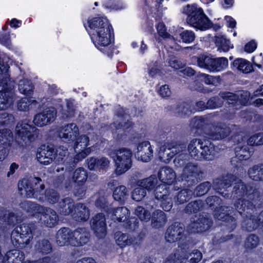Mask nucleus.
<instances>
[{
	"instance_id": "f257e3e1",
	"label": "nucleus",
	"mask_w": 263,
	"mask_h": 263,
	"mask_svg": "<svg viewBox=\"0 0 263 263\" xmlns=\"http://www.w3.org/2000/svg\"><path fill=\"white\" fill-rule=\"evenodd\" d=\"M18 188L22 195L36 199L40 202L46 200L50 204H54L59 201L60 197L59 194L53 190H46L44 193L45 185L39 177L23 179L18 182Z\"/></svg>"
},
{
	"instance_id": "f03ea898",
	"label": "nucleus",
	"mask_w": 263,
	"mask_h": 263,
	"mask_svg": "<svg viewBox=\"0 0 263 263\" xmlns=\"http://www.w3.org/2000/svg\"><path fill=\"white\" fill-rule=\"evenodd\" d=\"M190 156L197 160H211L215 155V147L211 141L206 139H194L187 147Z\"/></svg>"
},
{
	"instance_id": "7ed1b4c3",
	"label": "nucleus",
	"mask_w": 263,
	"mask_h": 263,
	"mask_svg": "<svg viewBox=\"0 0 263 263\" xmlns=\"http://www.w3.org/2000/svg\"><path fill=\"white\" fill-rule=\"evenodd\" d=\"M183 12L187 15L186 22L190 26L201 30L211 27V23L201 8L188 5L184 8Z\"/></svg>"
},
{
	"instance_id": "20e7f679",
	"label": "nucleus",
	"mask_w": 263,
	"mask_h": 263,
	"mask_svg": "<svg viewBox=\"0 0 263 263\" xmlns=\"http://www.w3.org/2000/svg\"><path fill=\"white\" fill-rule=\"evenodd\" d=\"M108 155L111 158L116 166V174L122 175L132 167L133 153L130 149L122 147L109 152Z\"/></svg>"
},
{
	"instance_id": "39448f33",
	"label": "nucleus",
	"mask_w": 263,
	"mask_h": 263,
	"mask_svg": "<svg viewBox=\"0 0 263 263\" xmlns=\"http://www.w3.org/2000/svg\"><path fill=\"white\" fill-rule=\"evenodd\" d=\"M16 141L21 146H27L34 141L39 135V130L27 122H18L15 128Z\"/></svg>"
},
{
	"instance_id": "423d86ee",
	"label": "nucleus",
	"mask_w": 263,
	"mask_h": 263,
	"mask_svg": "<svg viewBox=\"0 0 263 263\" xmlns=\"http://www.w3.org/2000/svg\"><path fill=\"white\" fill-rule=\"evenodd\" d=\"M185 151L186 145L184 144L167 143L161 147L159 154L161 160L165 162H168L175 155H179L174 162L176 166H180L183 164V161L180 157Z\"/></svg>"
},
{
	"instance_id": "0eeeda50",
	"label": "nucleus",
	"mask_w": 263,
	"mask_h": 263,
	"mask_svg": "<svg viewBox=\"0 0 263 263\" xmlns=\"http://www.w3.org/2000/svg\"><path fill=\"white\" fill-rule=\"evenodd\" d=\"M32 231L29 224L23 223L12 231L11 239L13 245L23 248L29 244L32 239Z\"/></svg>"
},
{
	"instance_id": "6e6552de",
	"label": "nucleus",
	"mask_w": 263,
	"mask_h": 263,
	"mask_svg": "<svg viewBox=\"0 0 263 263\" xmlns=\"http://www.w3.org/2000/svg\"><path fill=\"white\" fill-rule=\"evenodd\" d=\"M201 167L197 164L192 162L187 163L183 168L181 175L182 181L187 186H193L200 181L203 176Z\"/></svg>"
},
{
	"instance_id": "1a4fd4ad",
	"label": "nucleus",
	"mask_w": 263,
	"mask_h": 263,
	"mask_svg": "<svg viewBox=\"0 0 263 263\" xmlns=\"http://www.w3.org/2000/svg\"><path fill=\"white\" fill-rule=\"evenodd\" d=\"M2 89L0 90V110H5L13 104V90L14 82L6 76L1 82Z\"/></svg>"
},
{
	"instance_id": "9d476101",
	"label": "nucleus",
	"mask_w": 263,
	"mask_h": 263,
	"mask_svg": "<svg viewBox=\"0 0 263 263\" xmlns=\"http://www.w3.org/2000/svg\"><path fill=\"white\" fill-rule=\"evenodd\" d=\"M235 181L236 183L232 191V195L234 198L240 197V198H245L246 197L251 199L254 202H256L258 198H259V200H261L262 197L259 193L252 186L247 185L241 180L237 179L236 178Z\"/></svg>"
},
{
	"instance_id": "9b49d317",
	"label": "nucleus",
	"mask_w": 263,
	"mask_h": 263,
	"mask_svg": "<svg viewBox=\"0 0 263 263\" xmlns=\"http://www.w3.org/2000/svg\"><path fill=\"white\" fill-rule=\"evenodd\" d=\"M111 25L105 26L103 29L91 32V39L97 48L102 50V47H108L111 43Z\"/></svg>"
},
{
	"instance_id": "f8f14e48",
	"label": "nucleus",
	"mask_w": 263,
	"mask_h": 263,
	"mask_svg": "<svg viewBox=\"0 0 263 263\" xmlns=\"http://www.w3.org/2000/svg\"><path fill=\"white\" fill-rule=\"evenodd\" d=\"M233 209L227 206H221L214 211V216L215 219L226 221V226L230 231H233L236 227L237 222L235 217L230 216Z\"/></svg>"
},
{
	"instance_id": "ddd939ff",
	"label": "nucleus",
	"mask_w": 263,
	"mask_h": 263,
	"mask_svg": "<svg viewBox=\"0 0 263 263\" xmlns=\"http://www.w3.org/2000/svg\"><path fill=\"white\" fill-rule=\"evenodd\" d=\"M79 133L78 127L72 123L61 127L58 131V137L62 142L71 144L74 142Z\"/></svg>"
},
{
	"instance_id": "4468645a",
	"label": "nucleus",
	"mask_w": 263,
	"mask_h": 263,
	"mask_svg": "<svg viewBox=\"0 0 263 263\" xmlns=\"http://www.w3.org/2000/svg\"><path fill=\"white\" fill-rule=\"evenodd\" d=\"M57 112L55 108L49 107L44 109L41 112L35 115L33 122L39 127L50 124L57 117Z\"/></svg>"
},
{
	"instance_id": "2eb2a0df",
	"label": "nucleus",
	"mask_w": 263,
	"mask_h": 263,
	"mask_svg": "<svg viewBox=\"0 0 263 263\" xmlns=\"http://www.w3.org/2000/svg\"><path fill=\"white\" fill-rule=\"evenodd\" d=\"M90 227L96 236L103 238L106 234V218L102 213L97 214L90 221Z\"/></svg>"
},
{
	"instance_id": "dca6fc26",
	"label": "nucleus",
	"mask_w": 263,
	"mask_h": 263,
	"mask_svg": "<svg viewBox=\"0 0 263 263\" xmlns=\"http://www.w3.org/2000/svg\"><path fill=\"white\" fill-rule=\"evenodd\" d=\"M40 221L42 224L48 228H53L59 222V217L57 212L48 207L40 208Z\"/></svg>"
},
{
	"instance_id": "f3484780",
	"label": "nucleus",
	"mask_w": 263,
	"mask_h": 263,
	"mask_svg": "<svg viewBox=\"0 0 263 263\" xmlns=\"http://www.w3.org/2000/svg\"><path fill=\"white\" fill-rule=\"evenodd\" d=\"M249 200V198H239L234 204L235 209L242 216L247 217L248 215L251 216V214H253L255 211V204H257V201L260 200L258 198L254 202L252 200V202L250 201Z\"/></svg>"
},
{
	"instance_id": "a211bd4d",
	"label": "nucleus",
	"mask_w": 263,
	"mask_h": 263,
	"mask_svg": "<svg viewBox=\"0 0 263 263\" xmlns=\"http://www.w3.org/2000/svg\"><path fill=\"white\" fill-rule=\"evenodd\" d=\"M183 224L175 222L168 227L165 234V238L167 242L173 243L180 240L184 236Z\"/></svg>"
},
{
	"instance_id": "6ab92c4d",
	"label": "nucleus",
	"mask_w": 263,
	"mask_h": 263,
	"mask_svg": "<svg viewBox=\"0 0 263 263\" xmlns=\"http://www.w3.org/2000/svg\"><path fill=\"white\" fill-rule=\"evenodd\" d=\"M236 181V177L232 174H227L220 178H217L213 181V187L214 190L219 193L225 198H228L229 195L226 193L223 195L222 190L231 186L232 183Z\"/></svg>"
},
{
	"instance_id": "aec40b11",
	"label": "nucleus",
	"mask_w": 263,
	"mask_h": 263,
	"mask_svg": "<svg viewBox=\"0 0 263 263\" xmlns=\"http://www.w3.org/2000/svg\"><path fill=\"white\" fill-rule=\"evenodd\" d=\"M190 227L192 232L200 233L205 231L212 226V220L206 214H200L191 220Z\"/></svg>"
},
{
	"instance_id": "412c9836",
	"label": "nucleus",
	"mask_w": 263,
	"mask_h": 263,
	"mask_svg": "<svg viewBox=\"0 0 263 263\" xmlns=\"http://www.w3.org/2000/svg\"><path fill=\"white\" fill-rule=\"evenodd\" d=\"M36 159L41 164L44 165L50 164L55 159L54 149L49 146H41L37 149Z\"/></svg>"
},
{
	"instance_id": "4be33fe9",
	"label": "nucleus",
	"mask_w": 263,
	"mask_h": 263,
	"mask_svg": "<svg viewBox=\"0 0 263 263\" xmlns=\"http://www.w3.org/2000/svg\"><path fill=\"white\" fill-rule=\"evenodd\" d=\"M153 154V151L150 143L148 141H144L138 145L136 157L138 160L147 162L152 158Z\"/></svg>"
},
{
	"instance_id": "5701e85b",
	"label": "nucleus",
	"mask_w": 263,
	"mask_h": 263,
	"mask_svg": "<svg viewBox=\"0 0 263 263\" xmlns=\"http://www.w3.org/2000/svg\"><path fill=\"white\" fill-rule=\"evenodd\" d=\"M114 238L116 244L121 248L138 244V239L135 237H133L128 234L123 233L120 231L117 232L115 234Z\"/></svg>"
},
{
	"instance_id": "b1692460",
	"label": "nucleus",
	"mask_w": 263,
	"mask_h": 263,
	"mask_svg": "<svg viewBox=\"0 0 263 263\" xmlns=\"http://www.w3.org/2000/svg\"><path fill=\"white\" fill-rule=\"evenodd\" d=\"M230 128L224 124L213 126L207 135L212 140H221L228 136Z\"/></svg>"
},
{
	"instance_id": "393cba45",
	"label": "nucleus",
	"mask_w": 263,
	"mask_h": 263,
	"mask_svg": "<svg viewBox=\"0 0 263 263\" xmlns=\"http://www.w3.org/2000/svg\"><path fill=\"white\" fill-rule=\"evenodd\" d=\"M72 231L67 228H62L59 230L56 235L57 243L59 246L69 244L72 245Z\"/></svg>"
},
{
	"instance_id": "a878e982",
	"label": "nucleus",
	"mask_w": 263,
	"mask_h": 263,
	"mask_svg": "<svg viewBox=\"0 0 263 263\" xmlns=\"http://www.w3.org/2000/svg\"><path fill=\"white\" fill-rule=\"evenodd\" d=\"M73 200L70 197H65L59 201L57 209L59 213L64 216L71 214L75 208Z\"/></svg>"
},
{
	"instance_id": "bb28decb",
	"label": "nucleus",
	"mask_w": 263,
	"mask_h": 263,
	"mask_svg": "<svg viewBox=\"0 0 263 263\" xmlns=\"http://www.w3.org/2000/svg\"><path fill=\"white\" fill-rule=\"evenodd\" d=\"M72 245L81 246L88 242L89 234L86 229L78 228L72 231Z\"/></svg>"
},
{
	"instance_id": "cd10ccee",
	"label": "nucleus",
	"mask_w": 263,
	"mask_h": 263,
	"mask_svg": "<svg viewBox=\"0 0 263 263\" xmlns=\"http://www.w3.org/2000/svg\"><path fill=\"white\" fill-rule=\"evenodd\" d=\"M78 152V153L73 158L69 157L66 158V161H65V163L67 165L66 170L70 171L73 167H75L79 161L82 160L90 153L91 148L90 147H87Z\"/></svg>"
},
{
	"instance_id": "c85d7f7f",
	"label": "nucleus",
	"mask_w": 263,
	"mask_h": 263,
	"mask_svg": "<svg viewBox=\"0 0 263 263\" xmlns=\"http://www.w3.org/2000/svg\"><path fill=\"white\" fill-rule=\"evenodd\" d=\"M158 176L161 182L168 185L172 184L176 178L175 172L168 166L161 168L158 172Z\"/></svg>"
},
{
	"instance_id": "c756f323",
	"label": "nucleus",
	"mask_w": 263,
	"mask_h": 263,
	"mask_svg": "<svg viewBox=\"0 0 263 263\" xmlns=\"http://www.w3.org/2000/svg\"><path fill=\"white\" fill-rule=\"evenodd\" d=\"M151 218H152L151 225L154 228H163L167 222L166 215L160 210L154 211Z\"/></svg>"
},
{
	"instance_id": "7c9ffc66",
	"label": "nucleus",
	"mask_w": 263,
	"mask_h": 263,
	"mask_svg": "<svg viewBox=\"0 0 263 263\" xmlns=\"http://www.w3.org/2000/svg\"><path fill=\"white\" fill-rule=\"evenodd\" d=\"M90 216L88 209L83 203H79L76 205L74 212L72 214L73 218L78 221H86Z\"/></svg>"
},
{
	"instance_id": "2f4dec72",
	"label": "nucleus",
	"mask_w": 263,
	"mask_h": 263,
	"mask_svg": "<svg viewBox=\"0 0 263 263\" xmlns=\"http://www.w3.org/2000/svg\"><path fill=\"white\" fill-rule=\"evenodd\" d=\"M235 149V157L232 158L231 160L232 163L237 161V159L240 161L248 159L253 153L248 145H238Z\"/></svg>"
},
{
	"instance_id": "473e14b6",
	"label": "nucleus",
	"mask_w": 263,
	"mask_h": 263,
	"mask_svg": "<svg viewBox=\"0 0 263 263\" xmlns=\"http://www.w3.org/2000/svg\"><path fill=\"white\" fill-rule=\"evenodd\" d=\"M130 215L128 209L125 206L118 207L112 210L111 218L115 221L124 222Z\"/></svg>"
},
{
	"instance_id": "72a5a7b5",
	"label": "nucleus",
	"mask_w": 263,
	"mask_h": 263,
	"mask_svg": "<svg viewBox=\"0 0 263 263\" xmlns=\"http://www.w3.org/2000/svg\"><path fill=\"white\" fill-rule=\"evenodd\" d=\"M243 220L241 222L242 228L249 232L253 231L260 227L257 218L251 214V216H242Z\"/></svg>"
},
{
	"instance_id": "f704fd0d",
	"label": "nucleus",
	"mask_w": 263,
	"mask_h": 263,
	"mask_svg": "<svg viewBox=\"0 0 263 263\" xmlns=\"http://www.w3.org/2000/svg\"><path fill=\"white\" fill-rule=\"evenodd\" d=\"M88 26L90 28L91 32H94L103 29L105 26H109L110 24L108 20L104 17H96L88 21Z\"/></svg>"
},
{
	"instance_id": "c9c22d12",
	"label": "nucleus",
	"mask_w": 263,
	"mask_h": 263,
	"mask_svg": "<svg viewBox=\"0 0 263 263\" xmlns=\"http://www.w3.org/2000/svg\"><path fill=\"white\" fill-rule=\"evenodd\" d=\"M250 179L253 180L263 181V163L253 165L248 171Z\"/></svg>"
},
{
	"instance_id": "e433bc0d",
	"label": "nucleus",
	"mask_w": 263,
	"mask_h": 263,
	"mask_svg": "<svg viewBox=\"0 0 263 263\" xmlns=\"http://www.w3.org/2000/svg\"><path fill=\"white\" fill-rule=\"evenodd\" d=\"M13 139V134L10 129L0 130V148L10 147Z\"/></svg>"
},
{
	"instance_id": "4c0bfd02",
	"label": "nucleus",
	"mask_w": 263,
	"mask_h": 263,
	"mask_svg": "<svg viewBox=\"0 0 263 263\" xmlns=\"http://www.w3.org/2000/svg\"><path fill=\"white\" fill-rule=\"evenodd\" d=\"M192 190L189 189H183L178 192L175 196V202L178 204H183L190 200L193 196Z\"/></svg>"
},
{
	"instance_id": "58836bf2",
	"label": "nucleus",
	"mask_w": 263,
	"mask_h": 263,
	"mask_svg": "<svg viewBox=\"0 0 263 263\" xmlns=\"http://www.w3.org/2000/svg\"><path fill=\"white\" fill-rule=\"evenodd\" d=\"M129 196V192L125 186L120 185L115 188L112 196L114 199L123 203Z\"/></svg>"
},
{
	"instance_id": "ea45409f",
	"label": "nucleus",
	"mask_w": 263,
	"mask_h": 263,
	"mask_svg": "<svg viewBox=\"0 0 263 263\" xmlns=\"http://www.w3.org/2000/svg\"><path fill=\"white\" fill-rule=\"evenodd\" d=\"M215 42L219 51L227 52L233 46L224 36L217 35L215 36Z\"/></svg>"
},
{
	"instance_id": "a19ab883",
	"label": "nucleus",
	"mask_w": 263,
	"mask_h": 263,
	"mask_svg": "<svg viewBox=\"0 0 263 263\" xmlns=\"http://www.w3.org/2000/svg\"><path fill=\"white\" fill-rule=\"evenodd\" d=\"M157 183L158 179L155 175H152L149 177L139 180L137 181V185L145 189L146 191L153 190Z\"/></svg>"
},
{
	"instance_id": "79ce46f5",
	"label": "nucleus",
	"mask_w": 263,
	"mask_h": 263,
	"mask_svg": "<svg viewBox=\"0 0 263 263\" xmlns=\"http://www.w3.org/2000/svg\"><path fill=\"white\" fill-rule=\"evenodd\" d=\"M21 207L24 209L29 215H33L36 213L40 214L41 212V211H40V208H43L44 206L35 202L25 201L21 203Z\"/></svg>"
},
{
	"instance_id": "37998d69",
	"label": "nucleus",
	"mask_w": 263,
	"mask_h": 263,
	"mask_svg": "<svg viewBox=\"0 0 263 263\" xmlns=\"http://www.w3.org/2000/svg\"><path fill=\"white\" fill-rule=\"evenodd\" d=\"M213 56L210 54H202L197 57V65L210 71Z\"/></svg>"
},
{
	"instance_id": "c03bdc74",
	"label": "nucleus",
	"mask_w": 263,
	"mask_h": 263,
	"mask_svg": "<svg viewBox=\"0 0 263 263\" xmlns=\"http://www.w3.org/2000/svg\"><path fill=\"white\" fill-rule=\"evenodd\" d=\"M210 71H220L228 66V61L226 58H214L213 57Z\"/></svg>"
},
{
	"instance_id": "a18cd8bd",
	"label": "nucleus",
	"mask_w": 263,
	"mask_h": 263,
	"mask_svg": "<svg viewBox=\"0 0 263 263\" xmlns=\"http://www.w3.org/2000/svg\"><path fill=\"white\" fill-rule=\"evenodd\" d=\"M234 67L243 73H249L253 69L252 64L247 60L243 59L235 60L233 63Z\"/></svg>"
},
{
	"instance_id": "49530a36",
	"label": "nucleus",
	"mask_w": 263,
	"mask_h": 263,
	"mask_svg": "<svg viewBox=\"0 0 263 263\" xmlns=\"http://www.w3.org/2000/svg\"><path fill=\"white\" fill-rule=\"evenodd\" d=\"M89 137L85 135H81L76 137V139L73 143V149L76 153L80 151L81 149L87 148V146L89 145Z\"/></svg>"
},
{
	"instance_id": "de8ad7c7",
	"label": "nucleus",
	"mask_w": 263,
	"mask_h": 263,
	"mask_svg": "<svg viewBox=\"0 0 263 263\" xmlns=\"http://www.w3.org/2000/svg\"><path fill=\"white\" fill-rule=\"evenodd\" d=\"M95 196L96 197V206L100 209L105 210L107 209L108 205L107 194L103 191H100Z\"/></svg>"
},
{
	"instance_id": "09e8293b",
	"label": "nucleus",
	"mask_w": 263,
	"mask_h": 263,
	"mask_svg": "<svg viewBox=\"0 0 263 263\" xmlns=\"http://www.w3.org/2000/svg\"><path fill=\"white\" fill-rule=\"evenodd\" d=\"M259 243V237L255 234H250L245 240L244 248L247 252H250L256 248Z\"/></svg>"
},
{
	"instance_id": "8fccbe9b",
	"label": "nucleus",
	"mask_w": 263,
	"mask_h": 263,
	"mask_svg": "<svg viewBox=\"0 0 263 263\" xmlns=\"http://www.w3.org/2000/svg\"><path fill=\"white\" fill-rule=\"evenodd\" d=\"M87 179V174L83 167L77 168L73 173L72 181L77 183H84Z\"/></svg>"
},
{
	"instance_id": "3c124183",
	"label": "nucleus",
	"mask_w": 263,
	"mask_h": 263,
	"mask_svg": "<svg viewBox=\"0 0 263 263\" xmlns=\"http://www.w3.org/2000/svg\"><path fill=\"white\" fill-rule=\"evenodd\" d=\"M155 197L156 199L160 200L171 196L170 187L165 184L158 185L155 190Z\"/></svg>"
},
{
	"instance_id": "603ef678",
	"label": "nucleus",
	"mask_w": 263,
	"mask_h": 263,
	"mask_svg": "<svg viewBox=\"0 0 263 263\" xmlns=\"http://www.w3.org/2000/svg\"><path fill=\"white\" fill-rule=\"evenodd\" d=\"M134 214L141 221L148 222L151 217L150 212L141 206H137L135 209Z\"/></svg>"
},
{
	"instance_id": "864d4df0",
	"label": "nucleus",
	"mask_w": 263,
	"mask_h": 263,
	"mask_svg": "<svg viewBox=\"0 0 263 263\" xmlns=\"http://www.w3.org/2000/svg\"><path fill=\"white\" fill-rule=\"evenodd\" d=\"M35 247L38 251L45 254L49 253L52 250L50 243L48 240L45 239L39 240Z\"/></svg>"
},
{
	"instance_id": "5fc2aeb1",
	"label": "nucleus",
	"mask_w": 263,
	"mask_h": 263,
	"mask_svg": "<svg viewBox=\"0 0 263 263\" xmlns=\"http://www.w3.org/2000/svg\"><path fill=\"white\" fill-rule=\"evenodd\" d=\"M18 90L23 94L29 95L32 92L33 86L30 81L22 80L19 81Z\"/></svg>"
},
{
	"instance_id": "6e6d98bb",
	"label": "nucleus",
	"mask_w": 263,
	"mask_h": 263,
	"mask_svg": "<svg viewBox=\"0 0 263 263\" xmlns=\"http://www.w3.org/2000/svg\"><path fill=\"white\" fill-rule=\"evenodd\" d=\"M203 206V202L201 200H198L189 203L184 211L186 213L191 214L197 213L200 210Z\"/></svg>"
},
{
	"instance_id": "4d7b16f0",
	"label": "nucleus",
	"mask_w": 263,
	"mask_h": 263,
	"mask_svg": "<svg viewBox=\"0 0 263 263\" xmlns=\"http://www.w3.org/2000/svg\"><path fill=\"white\" fill-rule=\"evenodd\" d=\"M211 187V183L209 181H205L197 185L193 193L197 196H201L207 193Z\"/></svg>"
},
{
	"instance_id": "13d9d810",
	"label": "nucleus",
	"mask_w": 263,
	"mask_h": 263,
	"mask_svg": "<svg viewBox=\"0 0 263 263\" xmlns=\"http://www.w3.org/2000/svg\"><path fill=\"white\" fill-rule=\"evenodd\" d=\"M18 220L17 216L13 212L6 211L3 217H0V223L3 221L5 223V226L7 224L11 225L14 224ZM6 227V226H5Z\"/></svg>"
},
{
	"instance_id": "bf43d9fd",
	"label": "nucleus",
	"mask_w": 263,
	"mask_h": 263,
	"mask_svg": "<svg viewBox=\"0 0 263 263\" xmlns=\"http://www.w3.org/2000/svg\"><path fill=\"white\" fill-rule=\"evenodd\" d=\"M126 116V115H124L123 116H117L116 121L114 123V126L116 129H119L121 128H123V129H127L131 126L132 124L128 120L127 121H125Z\"/></svg>"
},
{
	"instance_id": "052dcab7",
	"label": "nucleus",
	"mask_w": 263,
	"mask_h": 263,
	"mask_svg": "<svg viewBox=\"0 0 263 263\" xmlns=\"http://www.w3.org/2000/svg\"><path fill=\"white\" fill-rule=\"evenodd\" d=\"M173 111L179 116H188L192 112L189 105L185 103L181 104L179 106H176Z\"/></svg>"
},
{
	"instance_id": "680f3d73",
	"label": "nucleus",
	"mask_w": 263,
	"mask_h": 263,
	"mask_svg": "<svg viewBox=\"0 0 263 263\" xmlns=\"http://www.w3.org/2000/svg\"><path fill=\"white\" fill-rule=\"evenodd\" d=\"M74 107L73 103L72 101H68L67 102L65 109H63L62 112V117L64 119H67L69 118L73 117L74 114Z\"/></svg>"
},
{
	"instance_id": "e2e57ef3",
	"label": "nucleus",
	"mask_w": 263,
	"mask_h": 263,
	"mask_svg": "<svg viewBox=\"0 0 263 263\" xmlns=\"http://www.w3.org/2000/svg\"><path fill=\"white\" fill-rule=\"evenodd\" d=\"M32 103H36V101L28 98H22L17 103V108L21 111H27L29 106Z\"/></svg>"
},
{
	"instance_id": "0e129e2a",
	"label": "nucleus",
	"mask_w": 263,
	"mask_h": 263,
	"mask_svg": "<svg viewBox=\"0 0 263 263\" xmlns=\"http://www.w3.org/2000/svg\"><path fill=\"white\" fill-rule=\"evenodd\" d=\"M87 189V186L84 183H77L73 191V195L79 199H82L84 197Z\"/></svg>"
},
{
	"instance_id": "69168bd1",
	"label": "nucleus",
	"mask_w": 263,
	"mask_h": 263,
	"mask_svg": "<svg viewBox=\"0 0 263 263\" xmlns=\"http://www.w3.org/2000/svg\"><path fill=\"white\" fill-rule=\"evenodd\" d=\"M146 195V191L142 187L135 189L132 193V197L133 200L136 201L142 200Z\"/></svg>"
},
{
	"instance_id": "338daca9",
	"label": "nucleus",
	"mask_w": 263,
	"mask_h": 263,
	"mask_svg": "<svg viewBox=\"0 0 263 263\" xmlns=\"http://www.w3.org/2000/svg\"><path fill=\"white\" fill-rule=\"evenodd\" d=\"M219 96L228 104H234L238 101V96L230 92H223L219 93Z\"/></svg>"
},
{
	"instance_id": "774afa93",
	"label": "nucleus",
	"mask_w": 263,
	"mask_h": 263,
	"mask_svg": "<svg viewBox=\"0 0 263 263\" xmlns=\"http://www.w3.org/2000/svg\"><path fill=\"white\" fill-rule=\"evenodd\" d=\"M180 37L183 43L189 44L194 41L195 34L192 31L186 30L180 33Z\"/></svg>"
}]
</instances>
